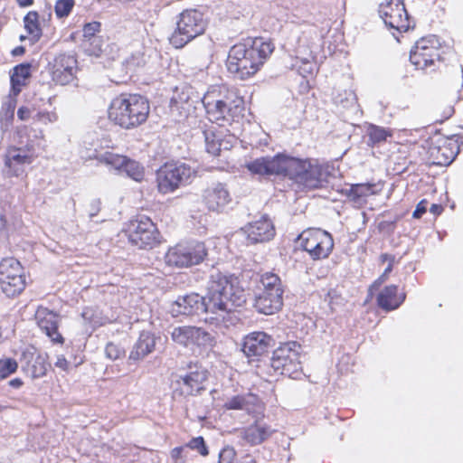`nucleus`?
<instances>
[{
    "instance_id": "f257e3e1",
    "label": "nucleus",
    "mask_w": 463,
    "mask_h": 463,
    "mask_svg": "<svg viewBox=\"0 0 463 463\" xmlns=\"http://www.w3.org/2000/svg\"><path fill=\"white\" fill-rule=\"evenodd\" d=\"M207 292L203 297L204 313L210 319L225 322L236 307H241L246 301L244 289L239 286L238 279L213 269L207 282Z\"/></svg>"
},
{
    "instance_id": "f03ea898",
    "label": "nucleus",
    "mask_w": 463,
    "mask_h": 463,
    "mask_svg": "<svg viewBox=\"0 0 463 463\" xmlns=\"http://www.w3.org/2000/svg\"><path fill=\"white\" fill-rule=\"evenodd\" d=\"M274 50L273 44L263 38H248L233 45L227 58L228 71L241 80L255 74Z\"/></svg>"
},
{
    "instance_id": "7ed1b4c3",
    "label": "nucleus",
    "mask_w": 463,
    "mask_h": 463,
    "mask_svg": "<svg viewBox=\"0 0 463 463\" xmlns=\"http://www.w3.org/2000/svg\"><path fill=\"white\" fill-rule=\"evenodd\" d=\"M283 175L300 190H313L328 183V166L317 159H300L286 156Z\"/></svg>"
},
{
    "instance_id": "20e7f679",
    "label": "nucleus",
    "mask_w": 463,
    "mask_h": 463,
    "mask_svg": "<svg viewBox=\"0 0 463 463\" xmlns=\"http://www.w3.org/2000/svg\"><path fill=\"white\" fill-rule=\"evenodd\" d=\"M148 100L138 94H120L109 108V118L122 128L131 129L146 122L149 115Z\"/></svg>"
},
{
    "instance_id": "39448f33",
    "label": "nucleus",
    "mask_w": 463,
    "mask_h": 463,
    "mask_svg": "<svg viewBox=\"0 0 463 463\" xmlns=\"http://www.w3.org/2000/svg\"><path fill=\"white\" fill-rule=\"evenodd\" d=\"M206 29V21L203 13L196 9L183 11L176 21V28L169 38L170 43L176 49L183 48Z\"/></svg>"
},
{
    "instance_id": "423d86ee",
    "label": "nucleus",
    "mask_w": 463,
    "mask_h": 463,
    "mask_svg": "<svg viewBox=\"0 0 463 463\" xmlns=\"http://www.w3.org/2000/svg\"><path fill=\"white\" fill-rule=\"evenodd\" d=\"M195 175V169L185 163L165 164L156 173L158 190L162 194L173 193L190 184Z\"/></svg>"
},
{
    "instance_id": "0eeeda50",
    "label": "nucleus",
    "mask_w": 463,
    "mask_h": 463,
    "mask_svg": "<svg viewBox=\"0 0 463 463\" xmlns=\"http://www.w3.org/2000/svg\"><path fill=\"white\" fill-rule=\"evenodd\" d=\"M207 255L203 242L178 243L168 249L165 262L169 267L188 268L200 264Z\"/></svg>"
},
{
    "instance_id": "6e6552de",
    "label": "nucleus",
    "mask_w": 463,
    "mask_h": 463,
    "mask_svg": "<svg viewBox=\"0 0 463 463\" xmlns=\"http://www.w3.org/2000/svg\"><path fill=\"white\" fill-rule=\"evenodd\" d=\"M127 233L129 242L139 249H152L160 242L156 224L145 215L130 221Z\"/></svg>"
},
{
    "instance_id": "1a4fd4ad",
    "label": "nucleus",
    "mask_w": 463,
    "mask_h": 463,
    "mask_svg": "<svg viewBox=\"0 0 463 463\" xmlns=\"http://www.w3.org/2000/svg\"><path fill=\"white\" fill-rule=\"evenodd\" d=\"M301 346L297 342H288L281 345L273 352L271 367L281 374L293 377L301 371L299 352Z\"/></svg>"
},
{
    "instance_id": "9d476101",
    "label": "nucleus",
    "mask_w": 463,
    "mask_h": 463,
    "mask_svg": "<svg viewBox=\"0 0 463 463\" xmlns=\"http://www.w3.org/2000/svg\"><path fill=\"white\" fill-rule=\"evenodd\" d=\"M25 288V279L20 262L14 258L4 259L0 262V288L12 298L20 294Z\"/></svg>"
},
{
    "instance_id": "9b49d317",
    "label": "nucleus",
    "mask_w": 463,
    "mask_h": 463,
    "mask_svg": "<svg viewBox=\"0 0 463 463\" xmlns=\"http://www.w3.org/2000/svg\"><path fill=\"white\" fill-rule=\"evenodd\" d=\"M300 246L309 253L313 260L326 258L333 247L332 236L320 229H309L304 231L298 237Z\"/></svg>"
},
{
    "instance_id": "f8f14e48",
    "label": "nucleus",
    "mask_w": 463,
    "mask_h": 463,
    "mask_svg": "<svg viewBox=\"0 0 463 463\" xmlns=\"http://www.w3.org/2000/svg\"><path fill=\"white\" fill-rule=\"evenodd\" d=\"M207 371L197 364L190 363L186 370L175 380V392L183 396L197 395L204 390Z\"/></svg>"
},
{
    "instance_id": "ddd939ff",
    "label": "nucleus",
    "mask_w": 463,
    "mask_h": 463,
    "mask_svg": "<svg viewBox=\"0 0 463 463\" xmlns=\"http://www.w3.org/2000/svg\"><path fill=\"white\" fill-rule=\"evenodd\" d=\"M379 14L386 26L397 32H407L411 27L409 14L402 0H389L380 5Z\"/></svg>"
},
{
    "instance_id": "4468645a",
    "label": "nucleus",
    "mask_w": 463,
    "mask_h": 463,
    "mask_svg": "<svg viewBox=\"0 0 463 463\" xmlns=\"http://www.w3.org/2000/svg\"><path fill=\"white\" fill-rule=\"evenodd\" d=\"M95 158L100 164L110 166L116 170H123L128 176L137 182H140L144 179V167L138 162L131 160L125 156L111 151H106L98 154Z\"/></svg>"
},
{
    "instance_id": "2eb2a0df",
    "label": "nucleus",
    "mask_w": 463,
    "mask_h": 463,
    "mask_svg": "<svg viewBox=\"0 0 463 463\" xmlns=\"http://www.w3.org/2000/svg\"><path fill=\"white\" fill-rule=\"evenodd\" d=\"M202 202L209 212L223 213L232 202V195L225 183L213 182L202 192Z\"/></svg>"
},
{
    "instance_id": "dca6fc26",
    "label": "nucleus",
    "mask_w": 463,
    "mask_h": 463,
    "mask_svg": "<svg viewBox=\"0 0 463 463\" xmlns=\"http://www.w3.org/2000/svg\"><path fill=\"white\" fill-rule=\"evenodd\" d=\"M430 41L421 39L416 43L410 53L411 62L419 70L434 71L437 61H439V49L430 45Z\"/></svg>"
},
{
    "instance_id": "f3484780",
    "label": "nucleus",
    "mask_w": 463,
    "mask_h": 463,
    "mask_svg": "<svg viewBox=\"0 0 463 463\" xmlns=\"http://www.w3.org/2000/svg\"><path fill=\"white\" fill-rule=\"evenodd\" d=\"M241 231L250 244L269 241L276 233L274 224L267 215H262L259 220L249 222Z\"/></svg>"
},
{
    "instance_id": "a211bd4d",
    "label": "nucleus",
    "mask_w": 463,
    "mask_h": 463,
    "mask_svg": "<svg viewBox=\"0 0 463 463\" xmlns=\"http://www.w3.org/2000/svg\"><path fill=\"white\" fill-rule=\"evenodd\" d=\"M77 61L72 55L59 54L49 63V72L54 82L66 85L73 80Z\"/></svg>"
},
{
    "instance_id": "6ab92c4d",
    "label": "nucleus",
    "mask_w": 463,
    "mask_h": 463,
    "mask_svg": "<svg viewBox=\"0 0 463 463\" xmlns=\"http://www.w3.org/2000/svg\"><path fill=\"white\" fill-rule=\"evenodd\" d=\"M316 35L317 32L313 25L296 24L290 28L285 45L297 54L306 53Z\"/></svg>"
},
{
    "instance_id": "aec40b11",
    "label": "nucleus",
    "mask_w": 463,
    "mask_h": 463,
    "mask_svg": "<svg viewBox=\"0 0 463 463\" xmlns=\"http://www.w3.org/2000/svg\"><path fill=\"white\" fill-rule=\"evenodd\" d=\"M285 155L279 154L275 156H263L247 162L245 167L252 175H283Z\"/></svg>"
},
{
    "instance_id": "412c9836",
    "label": "nucleus",
    "mask_w": 463,
    "mask_h": 463,
    "mask_svg": "<svg viewBox=\"0 0 463 463\" xmlns=\"http://www.w3.org/2000/svg\"><path fill=\"white\" fill-rule=\"evenodd\" d=\"M275 341L265 332L256 331L250 333L243 338L241 351L249 357H259L273 347Z\"/></svg>"
},
{
    "instance_id": "4be33fe9",
    "label": "nucleus",
    "mask_w": 463,
    "mask_h": 463,
    "mask_svg": "<svg viewBox=\"0 0 463 463\" xmlns=\"http://www.w3.org/2000/svg\"><path fill=\"white\" fill-rule=\"evenodd\" d=\"M459 146L453 138H441L431 144L429 148L433 164L438 165H449L458 154Z\"/></svg>"
},
{
    "instance_id": "5701e85b",
    "label": "nucleus",
    "mask_w": 463,
    "mask_h": 463,
    "mask_svg": "<svg viewBox=\"0 0 463 463\" xmlns=\"http://www.w3.org/2000/svg\"><path fill=\"white\" fill-rule=\"evenodd\" d=\"M241 99L239 102L222 101L205 104L203 107L210 121L222 125L224 122L232 120L241 112Z\"/></svg>"
},
{
    "instance_id": "b1692460",
    "label": "nucleus",
    "mask_w": 463,
    "mask_h": 463,
    "mask_svg": "<svg viewBox=\"0 0 463 463\" xmlns=\"http://www.w3.org/2000/svg\"><path fill=\"white\" fill-rule=\"evenodd\" d=\"M204 308L203 297L197 293H192L178 297L171 305L170 312L173 317L179 315L194 316L204 313Z\"/></svg>"
},
{
    "instance_id": "393cba45",
    "label": "nucleus",
    "mask_w": 463,
    "mask_h": 463,
    "mask_svg": "<svg viewBox=\"0 0 463 463\" xmlns=\"http://www.w3.org/2000/svg\"><path fill=\"white\" fill-rule=\"evenodd\" d=\"M35 319L41 330L53 343H63V337L58 332V316L46 307H39L35 312Z\"/></svg>"
},
{
    "instance_id": "a878e982",
    "label": "nucleus",
    "mask_w": 463,
    "mask_h": 463,
    "mask_svg": "<svg viewBox=\"0 0 463 463\" xmlns=\"http://www.w3.org/2000/svg\"><path fill=\"white\" fill-rule=\"evenodd\" d=\"M223 407L226 410L244 411L247 414L251 415L254 418H258L263 411V407L260 402L259 398L251 393L235 395L228 399Z\"/></svg>"
},
{
    "instance_id": "bb28decb",
    "label": "nucleus",
    "mask_w": 463,
    "mask_h": 463,
    "mask_svg": "<svg viewBox=\"0 0 463 463\" xmlns=\"http://www.w3.org/2000/svg\"><path fill=\"white\" fill-rule=\"evenodd\" d=\"M283 306V293L261 291L256 294L254 307L259 313L273 315Z\"/></svg>"
},
{
    "instance_id": "cd10ccee",
    "label": "nucleus",
    "mask_w": 463,
    "mask_h": 463,
    "mask_svg": "<svg viewBox=\"0 0 463 463\" xmlns=\"http://www.w3.org/2000/svg\"><path fill=\"white\" fill-rule=\"evenodd\" d=\"M274 431L269 425L259 421L256 418L253 424L240 431V437L250 446H256L268 439Z\"/></svg>"
},
{
    "instance_id": "c85d7f7f",
    "label": "nucleus",
    "mask_w": 463,
    "mask_h": 463,
    "mask_svg": "<svg viewBox=\"0 0 463 463\" xmlns=\"http://www.w3.org/2000/svg\"><path fill=\"white\" fill-rule=\"evenodd\" d=\"M157 339L160 337H156L150 331H142L129 354L128 360L137 362L144 359L154 352Z\"/></svg>"
},
{
    "instance_id": "c756f323",
    "label": "nucleus",
    "mask_w": 463,
    "mask_h": 463,
    "mask_svg": "<svg viewBox=\"0 0 463 463\" xmlns=\"http://www.w3.org/2000/svg\"><path fill=\"white\" fill-rule=\"evenodd\" d=\"M233 100H235V102H239L241 99L237 96L233 90L230 89L225 84L210 86L208 90L202 98V102L203 105L210 103H220L222 101H226L229 103Z\"/></svg>"
},
{
    "instance_id": "7c9ffc66",
    "label": "nucleus",
    "mask_w": 463,
    "mask_h": 463,
    "mask_svg": "<svg viewBox=\"0 0 463 463\" xmlns=\"http://www.w3.org/2000/svg\"><path fill=\"white\" fill-rule=\"evenodd\" d=\"M397 291V286H386L377 296L378 306L385 311H391L398 308L404 301L405 294L398 296Z\"/></svg>"
},
{
    "instance_id": "2f4dec72",
    "label": "nucleus",
    "mask_w": 463,
    "mask_h": 463,
    "mask_svg": "<svg viewBox=\"0 0 463 463\" xmlns=\"http://www.w3.org/2000/svg\"><path fill=\"white\" fill-rule=\"evenodd\" d=\"M342 192L357 205H362L366 202L368 196L376 193L375 184L368 183L352 184L350 187L343 189Z\"/></svg>"
},
{
    "instance_id": "473e14b6",
    "label": "nucleus",
    "mask_w": 463,
    "mask_h": 463,
    "mask_svg": "<svg viewBox=\"0 0 463 463\" xmlns=\"http://www.w3.org/2000/svg\"><path fill=\"white\" fill-rule=\"evenodd\" d=\"M205 141L206 151L213 155L218 156L222 148L227 149L226 143L221 138L220 133H217L214 127H211L203 132Z\"/></svg>"
},
{
    "instance_id": "72a5a7b5",
    "label": "nucleus",
    "mask_w": 463,
    "mask_h": 463,
    "mask_svg": "<svg viewBox=\"0 0 463 463\" xmlns=\"http://www.w3.org/2000/svg\"><path fill=\"white\" fill-rule=\"evenodd\" d=\"M146 63V54L143 47L131 52L129 56L124 59L120 65L122 71L128 74L129 71H135L137 68L143 67Z\"/></svg>"
},
{
    "instance_id": "f704fd0d",
    "label": "nucleus",
    "mask_w": 463,
    "mask_h": 463,
    "mask_svg": "<svg viewBox=\"0 0 463 463\" xmlns=\"http://www.w3.org/2000/svg\"><path fill=\"white\" fill-rule=\"evenodd\" d=\"M31 76V64L21 63L13 69L11 74V85L15 93L21 91V87L25 85L26 80Z\"/></svg>"
},
{
    "instance_id": "c9c22d12",
    "label": "nucleus",
    "mask_w": 463,
    "mask_h": 463,
    "mask_svg": "<svg viewBox=\"0 0 463 463\" xmlns=\"http://www.w3.org/2000/svg\"><path fill=\"white\" fill-rule=\"evenodd\" d=\"M31 158L28 155L23 154L20 148L11 147L7 150L5 157V165L10 169L14 168V174L17 175V165L30 164Z\"/></svg>"
},
{
    "instance_id": "e433bc0d",
    "label": "nucleus",
    "mask_w": 463,
    "mask_h": 463,
    "mask_svg": "<svg viewBox=\"0 0 463 463\" xmlns=\"http://www.w3.org/2000/svg\"><path fill=\"white\" fill-rule=\"evenodd\" d=\"M24 28L31 36L33 43L37 42L42 36V29L39 25V14L35 11L29 12L24 18Z\"/></svg>"
},
{
    "instance_id": "4c0bfd02",
    "label": "nucleus",
    "mask_w": 463,
    "mask_h": 463,
    "mask_svg": "<svg viewBox=\"0 0 463 463\" xmlns=\"http://www.w3.org/2000/svg\"><path fill=\"white\" fill-rule=\"evenodd\" d=\"M24 357L26 359L29 355L33 357V353L24 352ZM33 363L31 365H28L27 371L30 373L33 378H41L46 374L49 364L46 362V359L43 355H37L35 358H32Z\"/></svg>"
},
{
    "instance_id": "58836bf2",
    "label": "nucleus",
    "mask_w": 463,
    "mask_h": 463,
    "mask_svg": "<svg viewBox=\"0 0 463 463\" xmlns=\"http://www.w3.org/2000/svg\"><path fill=\"white\" fill-rule=\"evenodd\" d=\"M190 88L184 89L176 96L171 99V109L173 110L182 109L184 114L188 113L192 108H194V100L190 96Z\"/></svg>"
},
{
    "instance_id": "ea45409f",
    "label": "nucleus",
    "mask_w": 463,
    "mask_h": 463,
    "mask_svg": "<svg viewBox=\"0 0 463 463\" xmlns=\"http://www.w3.org/2000/svg\"><path fill=\"white\" fill-rule=\"evenodd\" d=\"M15 100L9 99L5 101L0 110V123L3 130H7L14 117Z\"/></svg>"
},
{
    "instance_id": "a19ab883",
    "label": "nucleus",
    "mask_w": 463,
    "mask_h": 463,
    "mask_svg": "<svg viewBox=\"0 0 463 463\" xmlns=\"http://www.w3.org/2000/svg\"><path fill=\"white\" fill-rule=\"evenodd\" d=\"M260 282L263 287L262 291L284 293L281 280L275 273H264L261 275Z\"/></svg>"
},
{
    "instance_id": "79ce46f5",
    "label": "nucleus",
    "mask_w": 463,
    "mask_h": 463,
    "mask_svg": "<svg viewBox=\"0 0 463 463\" xmlns=\"http://www.w3.org/2000/svg\"><path fill=\"white\" fill-rule=\"evenodd\" d=\"M367 136L368 141L367 145L373 146L382 142L386 141L388 137H391L392 134L390 131L386 130L382 127H378L375 125H370L367 128Z\"/></svg>"
},
{
    "instance_id": "37998d69",
    "label": "nucleus",
    "mask_w": 463,
    "mask_h": 463,
    "mask_svg": "<svg viewBox=\"0 0 463 463\" xmlns=\"http://www.w3.org/2000/svg\"><path fill=\"white\" fill-rule=\"evenodd\" d=\"M104 41L101 36L96 38L83 39L81 46L90 56L99 57L103 52Z\"/></svg>"
},
{
    "instance_id": "c03bdc74",
    "label": "nucleus",
    "mask_w": 463,
    "mask_h": 463,
    "mask_svg": "<svg viewBox=\"0 0 463 463\" xmlns=\"http://www.w3.org/2000/svg\"><path fill=\"white\" fill-rule=\"evenodd\" d=\"M213 342V338L207 331L201 327L191 326L190 332V345H196L198 346L201 345H211Z\"/></svg>"
},
{
    "instance_id": "a18cd8bd",
    "label": "nucleus",
    "mask_w": 463,
    "mask_h": 463,
    "mask_svg": "<svg viewBox=\"0 0 463 463\" xmlns=\"http://www.w3.org/2000/svg\"><path fill=\"white\" fill-rule=\"evenodd\" d=\"M190 332V326H177L173 329L171 336L173 341L176 344L184 346H189Z\"/></svg>"
},
{
    "instance_id": "49530a36",
    "label": "nucleus",
    "mask_w": 463,
    "mask_h": 463,
    "mask_svg": "<svg viewBox=\"0 0 463 463\" xmlns=\"http://www.w3.org/2000/svg\"><path fill=\"white\" fill-rule=\"evenodd\" d=\"M18 368L17 362L13 358L0 359V379H5L15 373Z\"/></svg>"
},
{
    "instance_id": "de8ad7c7",
    "label": "nucleus",
    "mask_w": 463,
    "mask_h": 463,
    "mask_svg": "<svg viewBox=\"0 0 463 463\" xmlns=\"http://www.w3.org/2000/svg\"><path fill=\"white\" fill-rule=\"evenodd\" d=\"M74 6V0H57L54 12L58 18L67 17Z\"/></svg>"
},
{
    "instance_id": "09e8293b",
    "label": "nucleus",
    "mask_w": 463,
    "mask_h": 463,
    "mask_svg": "<svg viewBox=\"0 0 463 463\" xmlns=\"http://www.w3.org/2000/svg\"><path fill=\"white\" fill-rule=\"evenodd\" d=\"M186 449H195L197 450L202 456H207L209 454L207 446L204 442V439L203 437H196L192 439L189 443L186 445Z\"/></svg>"
},
{
    "instance_id": "8fccbe9b",
    "label": "nucleus",
    "mask_w": 463,
    "mask_h": 463,
    "mask_svg": "<svg viewBox=\"0 0 463 463\" xmlns=\"http://www.w3.org/2000/svg\"><path fill=\"white\" fill-rule=\"evenodd\" d=\"M101 24L97 21H93L85 24L83 26V39L96 38L99 37L97 33L100 31Z\"/></svg>"
},
{
    "instance_id": "3c124183",
    "label": "nucleus",
    "mask_w": 463,
    "mask_h": 463,
    "mask_svg": "<svg viewBox=\"0 0 463 463\" xmlns=\"http://www.w3.org/2000/svg\"><path fill=\"white\" fill-rule=\"evenodd\" d=\"M236 451L232 447L226 446L219 453L218 463H234Z\"/></svg>"
},
{
    "instance_id": "603ef678",
    "label": "nucleus",
    "mask_w": 463,
    "mask_h": 463,
    "mask_svg": "<svg viewBox=\"0 0 463 463\" xmlns=\"http://www.w3.org/2000/svg\"><path fill=\"white\" fill-rule=\"evenodd\" d=\"M105 354L110 360H117L124 354V350L118 345L108 343L105 347Z\"/></svg>"
},
{
    "instance_id": "864d4df0",
    "label": "nucleus",
    "mask_w": 463,
    "mask_h": 463,
    "mask_svg": "<svg viewBox=\"0 0 463 463\" xmlns=\"http://www.w3.org/2000/svg\"><path fill=\"white\" fill-rule=\"evenodd\" d=\"M35 120L43 124L53 123L58 120V116L55 112L52 111H39L35 117Z\"/></svg>"
},
{
    "instance_id": "5fc2aeb1",
    "label": "nucleus",
    "mask_w": 463,
    "mask_h": 463,
    "mask_svg": "<svg viewBox=\"0 0 463 463\" xmlns=\"http://www.w3.org/2000/svg\"><path fill=\"white\" fill-rule=\"evenodd\" d=\"M316 70V64L308 60V58H304L302 60V65L299 66L298 71L304 77H307L308 75H313Z\"/></svg>"
},
{
    "instance_id": "6e6d98bb",
    "label": "nucleus",
    "mask_w": 463,
    "mask_h": 463,
    "mask_svg": "<svg viewBox=\"0 0 463 463\" xmlns=\"http://www.w3.org/2000/svg\"><path fill=\"white\" fill-rule=\"evenodd\" d=\"M188 452L186 446L185 447H176L171 451V458L175 461V463H184L186 457V453Z\"/></svg>"
},
{
    "instance_id": "4d7b16f0",
    "label": "nucleus",
    "mask_w": 463,
    "mask_h": 463,
    "mask_svg": "<svg viewBox=\"0 0 463 463\" xmlns=\"http://www.w3.org/2000/svg\"><path fill=\"white\" fill-rule=\"evenodd\" d=\"M427 201L426 200H422L420 201L417 206H416V209L414 210L413 213H412V216L414 218H420L427 211Z\"/></svg>"
},
{
    "instance_id": "13d9d810",
    "label": "nucleus",
    "mask_w": 463,
    "mask_h": 463,
    "mask_svg": "<svg viewBox=\"0 0 463 463\" xmlns=\"http://www.w3.org/2000/svg\"><path fill=\"white\" fill-rule=\"evenodd\" d=\"M90 207V217L93 218L100 210V201L98 199L91 201Z\"/></svg>"
},
{
    "instance_id": "bf43d9fd",
    "label": "nucleus",
    "mask_w": 463,
    "mask_h": 463,
    "mask_svg": "<svg viewBox=\"0 0 463 463\" xmlns=\"http://www.w3.org/2000/svg\"><path fill=\"white\" fill-rule=\"evenodd\" d=\"M54 365L63 371H66L69 366V362L63 355H58L54 363Z\"/></svg>"
},
{
    "instance_id": "052dcab7",
    "label": "nucleus",
    "mask_w": 463,
    "mask_h": 463,
    "mask_svg": "<svg viewBox=\"0 0 463 463\" xmlns=\"http://www.w3.org/2000/svg\"><path fill=\"white\" fill-rule=\"evenodd\" d=\"M387 279V277H383V274H382L369 288V294L370 296L373 295V290L378 289V288Z\"/></svg>"
},
{
    "instance_id": "680f3d73",
    "label": "nucleus",
    "mask_w": 463,
    "mask_h": 463,
    "mask_svg": "<svg viewBox=\"0 0 463 463\" xmlns=\"http://www.w3.org/2000/svg\"><path fill=\"white\" fill-rule=\"evenodd\" d=\"M30 109L26 107H21L18 109L17 117L20 120H27L30 118Z\"/></svg>"
},
{
    "instance_id": "e2e57ef3",
    "label": "nucleus",
    "mask_w": 463,
    "mask_h": 463,
    "mask_svg": "<svg viewBox=\"0 0 463 463\" xmlns=\"http://www.w3.org/2000/svg\"><path fill=\"white\" fill-rule=\"evenodd\" d=\"M443 211V208L439 204H432L430 208V212L435 215H439Z\"/></svg>"
},
{
    "instance_id": "0e129e2a",
    "label": "nucleus",
    "mask_w": 463,
    "mask_h": 463,
    "mask_svg": "<svg viewBox=\"0 0 463 463\" xmlns=\"http://www.w3.org/2000/svg\"><path fill=\"white\" fill-rule=\"evenodd\" d=\"M23 381L20 378H14L9 382V385L13 388L18 389L23 385Z\"/></svg>"
},
{
    "instance_id": "69168bd1",
    "label": "nucleus",
    "mask_w": 463,
    "mask_h": 463,
    "mask_svg": "<svg viewBox=\"0 0 463 463\" xmlns=\"http://www.w3.org/2000/svg\"><path fill=\"white\" fill-rule=\"evenodd\" d=\"M25 52V49L24 46H18V47H15L12 52V55L13 56H18V55H22L24 54Z\"/></svg>"
},
{
    "instance_id": "338daca9",
    "label": "nucleus",
    "mask_w": 463,
    "mask_h": 463,
    "mask_svg": "<svg viewBox=\"0 0 463 463\" xmlns=\"http://www.w3.org/2000/svg\"><path fill=\"white\" fill-rule=\"evenodd\" d=\"M18 4L22 7L30 6L33 5V0H17Z\"/></svg>"
},
{
    "instance_id": "774afa93",
    "label": "nucleus",
    "mask_w": 463,
    "mask_h": 463,
    "mask_svg": "<svg viewBox=\"0 0 463 463\" xmlns=\"http://www.w3.org/2000/svg\"><path fill=\"white\" fill-rule=\"evenodd\" d=\"M381 260H382V261L388 260L389 262H393L394 261V257L385 253V254H382L381 255Z\"/></svg>"
}]
</instances>
